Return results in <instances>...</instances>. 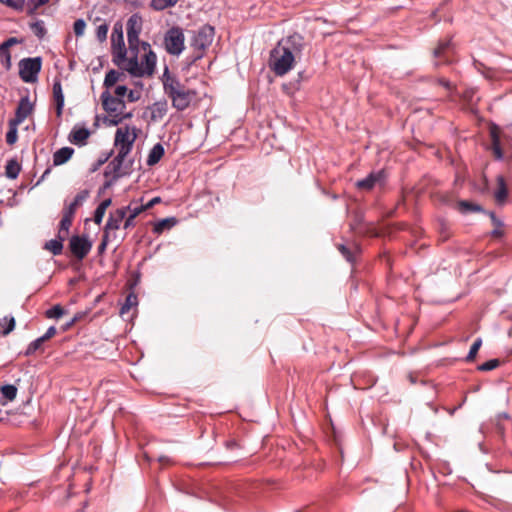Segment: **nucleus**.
I'll use <instances>...</instances> for the list:
<instances>
[{
    "label": "nucleus",
    "instance_id": "f257e3e1",
    "mask_svg": "<svg viewBox=\"0 0 512 512\" xmlns=\"http://www.w3.org/2000/svg\"><path fill=\"white\" fill-rule=\"evenodd\" d=\"M305 47V40L298 33L281 39L270 51L269 68L276 76H284L293 69L295 62L301 59Z\"/></svg>",
    "mask_w": 512,
    "mask_h": 512
},
{
    "label": "nucleus",
    "instance_id": "f03ea898",
    "mask_svg": "<svg viewBox=\"0 0 512 512\" xmlns=\"http://www.w3.org/2000/svg\"><path fill=\"white\" fill-rule=\"evenodd\" d=\"M161 81L164 93L177 111L186 110L197 95L195 90L186 88L175 75L171 74L167 66H165Z\"/></svg>",
    "mask_w": 512,
    "mask_h": 512
},
{
    "label": "nucleus",
    "instance_id": "7ed1b4c3",
    "mask_svg": "<svg viewBox=\"0 0 512 512\" xmlns=\"http://www.w3.org/2000/svg\"><path fill=\"white\" fill-rule=\"evenodd\" d=\"M102 108L107 113L104 123L108 126H117L124 120L133 117V111H128L123 99L113 97L110 91L104 90L100 95Z\"/></svg>",
    "mask_w": 512,
    "mask_h": 512
},
{
    "label": "nucleus",
    "instance_id": "20e7f679",
    "mask_svg": "<svg viewBox=\"0 0 512 512\" xmlns=\"http://www.w3.org/2000/svg\"><path fill=\"white\" fill-rule=\"evenodd\" d=\"M492 152L496 160H503L505 156L512 158V139L508 134L502 133L499 127L493 125L490 128Z\"/></svg>",
    "mask_w": 512,
    "mask_h": 512
},
{
    "label": "nucleus",
    "instance_id": "39448f33",
    "mask_svg": "<svg viewBox=\"0 0 512 512\" xmlns=\"http://www.w3.org/2000/svg\"><path fill=\"white\" fill-rule=\"evenodd\" d=\"M128 152L118 149L116 157L109 162L105 168V176L112 175V180H118L123 176L130 175L132 173L133 160H129L125 163V159L128 156Z\"/></svg>",
    "mask_w": 512,
    "mask_h": 512
},
{
    "label": "nucleus",
    "instance_id": "423d86ee",
    "mask_svg": "<svg viewBox=\"0 0 512 512\" xmlns=\"http://www.w3.org/2000/svg\"><path fill=\"white\" fill-rule=\"evenodd\" d=\"M185 36L183 29L179 26H173L168 29L164 35V46L168 54L178 56L184 48Z\"/></svg>",
    "mask_w": 512,
    "mask_h": 512
},
{
    "label": "nucleus",
    "instance_id": "0eeeda50",
    "mask_svg": "<svg viewBox=\"0 0 512 512\" xmlns=\"http://www.w3.org/2000/svg\"><path fill=\"white\" fill-rule=\"evenodd\" d=\"M42 67L40 57L24 58L19 62L20 78L26 83H33L38 79V74Z\"/></svg>",
    "mask_w": 512,
    "mask_h": 512
},
{
    "label": "nucleus",
    "instance_id": "6e6552de",
    "mask_svg": "<svg viewBox=\"0 0 512 512\" xmlns=\"http://www.w3.org/2000/svg\"><path fill=\"white\" fill-rule=\"evenodd\" d=\"M215 35V29L209 24L201 26L191 39V46L195 51L204 54V51L212 44Z\"/></svg>",
    "mask_w": 512,
    "mask_h": 512
},
{
    "label": "nucleus",
    "instance_id": "1a4fd4ad",
    "mask_svg": "<svg viewBox=\"0 0 512 512\" xmlns=\"http://www.w3.org/2000/svg\"><path fill=\"white\" fill-rule=\"evenodd\" d=\"M92 241L88 235H73L69 239V250L71 255L78 261L83 260L92 249Z\"/></svg>",
    "mask_w": 512,
    "mask_h": 512
},
{
    "label": "nucleus",
    "instance_id": "9d476101",
    "mask_svg": "<svg viewBox=\"0 0 512 512\" xmlns=\"http://www.w3.org/2000/svg\"><path fill=\"white\" fill-rule=\"evenodd\" d=\"M136 127H119L115 132L114 145L119 150L130 153L137 138Z\"/></svg>",
    "mask_w": 512,
    "mask_h": 512
},
{
    "label": "nucleus",
    "instance_id": "9b49d317",
    "mask_svg": "<svg viewBox=\"0 0 512 512\" xmlns=\"http://www.w3.org/2000/svg\"><path fill=\"white\" fill-rule=\"evenodd\" d=\"M127 39L130 52L138 50L140 40L139 34L142 30V17L138 14H132L126 24Z\"/></svg>",
    "mask_w": 512,
    "mask_h": 512
},
{
    "label": "nucleus",
    "instance_id": "f8f14e48",
    "mask_svg": "<svg viewBox=\"0 0 512 512\" xmlns=\"http://www.w3.org/2000/svg\"><path fill=\"white\" fill-rule=\"evenodd\" d=\"M127 209L128 208L120 207L109 213V217L104 227L105 233L112 236L115 231L121 227V224L124 222L126 217Z\"/></svg>",
    "mask_w": 512,
    "mask_h": 512
},
{
    "label": "nucleus",
    "instance_id": "ddd939ff",
    "mask_svg": "<svg viewBox=\"0 0 512 512\" xmlns=\"http://www.w3.org/2000/svg\"><path fill=\"white\" fill-rule=\"evenodd\" d=\"M385 179L386 174L384 170L371 172L364 179L358 180L356 182V187L360 190L370 191L375 187L376 184H383Z\"/></svg>",
    "mask_w": 512,
    "mask_h": 512
},
{
    "label": "nucleus",
    "instance_id": "4468645a",
    "mask_svg": "<svg viewBox=\"0 0 512 512\" xmlns=\"http://www.w3.org/2000/svg\"><path fill=\"white\" fill-rule=\"evenodd\" d=\"M336 248L340 252V254L346 259V261L352 265L356 263L357 257L361 254V248L355 242H351L348 244L339 243L336 244Z\"/></svg>",
    "mask_w": 512,
    "mask_h": 512
},
{
    "label": "nucleus",
    "instance_id": "2eb2a0df",
    "mask_svg": "<svg viewBox=\"0 0 512 512\" xmlns=\"http://www.w3.org/2000/svg\"><path fill=\"white\" fill-rule=\"evenodd\" d=\"M142 47L145 50V54L144 59L141 62V70L143 71V76H151L155 70L157 57L150 49L146 52L147 48H150V45L147 42H142Z\"/></svg>",
    "mask_w": 512,
    "mask_h": 512
},
{
    "label": "nucleus",
    "instance_id": "dca6fc26",
    "mask_svg": "<svg viewBox=\"0 0 512 512\" xmlns=\"http://www.w3.org/2000/svg\"><path fill=\"white\" fill-rule=\"evenodd\" d=\"M113 62L117 66H121L125 60L126 48L123 40V33L120 30L117 38H112Z\"/></svg>",
    "mask_w": 512,
    "mask_h": 512
},
{
    "label": "nucleus",
    "instance_id": "f3484780",
    "mask_svg": "<svg viewBox=\"0 0 512 512\" xmlns=\"http://www.w3.org/2000/svg\"><path fill=\"white\" fill-rule=\"evenodd\" d=\"M137 51L131 52L132 56L127 58L125 56L124 62H122L121 66H119L121 69H124L125 71L129 72L132 76L135 77H143V71L141 70V64L138 62L137 57Z\"/></svg>",
    "mask_w": 512,
    "mask_h": 512
},
{
    "label": "nucleus",
    "instance_id": "a211bd4d",
    "mask_svg": "<svg viewBox=\"0 0 512 512\" xmlns=\"http://www.w3.org/2000/svg\"><path fill=\"white\" fill-rule=\"evenodd\" d=\"M32 110L33 104L30 102L29 97H22L18 103L15 117L11 120L21 124L32 113Z\"/></svg>",
    "mask_w": 512,
    "mask_h": 512
},
{
    "label": "nucleus",
    "instance_id": "6ab92c4d",
    "mask_svg": "<svg viewBox=\"0 0 512 512\" xmlns=\"http://www.w3.org/2000/svg\"><path fill=\"white\" fill-rule=\"evenodd\" d=\"M90 131L85 127L75 126L71 130L68 140L79 147L86 145Z\"/></svg>",
    "mask_w": 512,
    "mask_h": 512
},
{
    "label": "nucleus",
    "instance_id": "aec40b11",
    "mask_svg": "<svg viewBox=\"0 0 512 512\" xmlns=\"http://www.w3.org/2000/svg\"><path fill=\"white\" fill-rule=\"evenodd\" d=\"M59 232L57 239L50 240L45 243V249L51 251L54 255H58L62 252L63 248V241L64 238L62 237V232L64 231V214L62 215L61 219L58 223Z\"/></svg>",
    "mask_w": 512,
    "mask_h": 512
},
{
    "label": "nucleus",
    "instance_id": "412c9836",
    "mask_svg": "<svg viewBox=\"0 0 512 512\" xmlns=\"http://www.w3.org/2000/svg\"><path fill=\"white\" fill-rule=\"evenodd\" d=\"M493 195L498 205L506 203L508 198V187L504 176L498 175L496 177V189L494 190Z\"/></svg>",
    "mask_w": 512,
    "mask_h": 512
},
{
    "label": "nucleus",
    "instance_id": "4be33fe9",
    "mask_svg": "<svg viewBox=\"0 0 512 512\" xmlns=\"http://www.w3.org/2000/svg\"><path fill=\"white\" fill-rule=\"evenodd\" d=\"M150 118L152 122L160 121L168 111V105L166 101H158L153 103L150 107Z\"/></svg>",
    "mask_w": 512,
    "mask_h": 512
},
{
    "label": "nucleus",
    "instance_id": "5701e85b",
    "mask_svg": "<svg viewBox=\"0 0 512 512\" xmlns=\"http://www.w3.org/2000/svg\"><path fill=\"white\" fill-rule=\"evenodd\" d=\"M457 209L461 214H469V213H487L486 210L479 204L467 201V200H459L457 202Z\"/></svg>",
    "mask_w": 512,
    "mask_h": 512
},
{
    "label": "nucleus",
    "instance_id": "b1692460",
    "mask_svg": "<svg viewBox=\"0 0 512 512\" xmlns=\"http://www.w3.org/2000/svg\"><path fill=\"white\" fill-rule=\"evenodd\" d=\"M178 223V220L175 217H168L162 220H159L154 223L153 225V233L155 234H161L165 230H170L172 227H174Z\"/></svg>",
    "mask_w": 512,
    "mask_h": 512
},
{
    "label": "nucleus",
    "instance_id": "393cba45",
    "mask_svg": "<svg viewBox=\"0 0 512 512\" xmlns=\"http://www.w3.org/2000/svg\"><path fill=\"white\" fill-rule=\"evenodd\" d=\"M165 153L164 147L161 143L155 144L150 150L147 158V165L154 166L156 165Z\"/></svg>",
    "mask_w": 512,
    "mask_h": 512
},
{
    "label": "nucleus",
    "instance_id": "a878e982",
    "mask_svg": "<svg viewBox=\"0 0 512 512\" xmlns=\"http://www.w3.org/2000/svg\"><path fill=\"white\" fill-rule=\"evenodd\" d=\"M125 77L123 72H119L117 70L111 69L109 70L104 78L103 86L105 90H108L114 86L118 81L123 80Z\"/></svg>",
    "mask_w": 512,
    "mask_h": 512
},
{
    "label": "nucleus",
    "instance_id": "bb28decb",
    "mask_svg": "<svg viewBox=\"0 0 512 512\" xmlns=\"http://www.w3.org/2000/svg\"><path fill=\"white\" fill-rule=\"evenodd\" d=\"M53 93L56 102L57 116L59 117L62 113L64 106V95L62 93V86L60 80H56L53 85Z\"/></svg>",
    "mask_w": 512,
    "mask_h": 512
},
{
    "label": "nucleus",
    "instance_id": "cd10ccee",
    "mask_svg": "<svg viewBox=\"0 0 512 512\" xmlns=\"http://www.w3.org/2000/svg\"><path fill=\"white\" fill-rule=\"evenodd\" d=\"M452 39L447 38L444 40H440L438 46L434 49V56L436 58L446 57L449 51L452 50Z\"/></svg>",
    "mask_w": 512,
    "mask_h": 512
},
{
    "label": "nucleus",
    "instance_id": "c85d7f7f",
    "mask_svg": "<svg viewBox=\"0 0 512 512\" xmlns=\"http://www.w3.org/2000/svg\"><path fill=\"white\" fill-rule=\"evenodd\" d=\"M21 171V166L16 159H10L5 166V175L9 179H16Z\"/></svg>",
    "mask_w": 512,
    "mask_h": 512
},
{
    "label": "nucleus",
    "instance_id": "c756f323",
    "mask_svg": "<svg viewBox=\"0 0 512 512\" xmlns=\"http://www.w3.org/2000/svg\"><path fill=\"white\" fill-rule=\"evenodd\" d=\"M111 202L112 200L110 198H107L97 206L94 212V222L96 224H100L102 222L105 212L107 208L111 205Z\"/></svg>",
    "mask_w": 512,
    "mask_h": 512
},
{
    "label": "nucleus",
    "instance_id": "7c9ffc66",
    "mask_svg": "<svg viewBox=\"0 0 512 512\" xmlns=\"http://www.w3.org/2000/svg\"><path fill=\"white\" fill-rule=\"evenodd\" d=\"M486 214L489 215V217L495 227L493 229V231L491 232V235L493 237H502L504 235V230H503L504 223L499 218H497V216L495 215L494 212H487Z\"/></svg>",
    "mask_w": 512,
    "mask_h": 512
},
{
    "label": "nucleus",
    "instance_id": "2f4dec72",
    "mask_svg": "<svg viewBox=\"0 0 512 512\" xmlns=\"http://www.w3.org/2000/svg\"><path fill=\"white\" fill-rule=\"evenodd\" d=\"M15 328V318L13 316H5L0 320V333L4 336L8 335Z\"/></svg>",
    "mask_w": 512,
    "mask_h": 512
},
{
    "label": "nucleus",
    "instance_id": "473e14b6",
    "mask_svg": "<svg viewBox=\"0 0 512 512\" xmlns=\"http://www.w3.org/2000/svg\"><path fill=\"white\" fill-rule=\"evenodd\" d=\"M179 0H151L150 7L156 11H163L174 7Z\"/></svg>",
    "mask_w": 512,
    "mask_h": 512
},
{
    "label": "nucleus",
    "instance_id": "72a5a7b5",
    "mask_svg": "<svg viewBox=\"0 0 512 512\" xmlns=\"http://www.w3.org/2000/svg\"><path fill=\"white\" fill-rule=\"evenodd\" d=\"M1 394L7 401H13L17 396V387L12 384H6L1 387Z\"/></svg>",
    "mask_w": 512,
    "mask_h": 512
},
{
    "label": "nucleus",
    "instance_id": "f704fd0d",
    "mask_svg": "<svg viewBox=\"0 0 512 512\" xmlns=\"http://www.w3.org/2000/svg\"><path fill=\"white\" fill-rule=\"evenodd\" d=\"M19 123L9 120V129L6 133V142L9 145H13L17 141V127Z\"/></svg>",
    "mask_w": 512,
    "mask_h": 512
},
{
    "label": "nucleus",
    "instance_id": "c9c22d12",
    "mask_svg": "<svg viewBox=\"0 0 512 512\" xmlns=\"http://www.w3.org/2000/svg\"><path fill=\"white\" fill-rule=\"evenodd\" d=\"M138 303L137 296L134 293H129L126 296L125 303L122 305L120 309V314L123 315L127 313L133 306H136Z\"/></svg>",
    "mask_w": 512,
    "mask_h": 512
},
{
    "label": "nucleus",
    "instance_id": "e433bc0d",
    "mask_svg": "<svg viewBox=\"0 0 512 512\" xmlns=\"http://www.w3.org/2000/svg\"><path fill=\"white\" fill-rule=\"evenodd\" d=\"M127 209V214L134 216L135 218L142 212L146 211L144 204H138L136 201H131L129 205L122 206Z\"/></svg>",
    "mask_w": 512,
    "mask_h": 512
},
{
    "label": "nucleus",
    "instance_id": "4c0bfd02",
    "mask_svg": "<svg viewBox=\"0 0 512 512\" xmlns=\"http://www.w3.org/2000/svg\"><path fill=\"white\" fill-rule=\"evenodd\" d=\"M481 345H482V339L477 338L474 341V343L472 344V346L470 347V350H469L467 356L465 357L466 362H473L475 360Z\"/></svg>",
    "mask_w": 512,
    "mask_h": 512
},
{
    "label": "nucleus",
    "instance_id": "58836bf2",
    "mask_svg": "<svg viewBox=\"0 0 512 512\" xmlns=\"http://www.w3.org/2000/svg\"><path fill=\"white\" fill-rule=\"evenodd\" d=\"M438 230H439L440 240L442 242H445L450 238V236H451L450 227H449V224L445 220L439 221Z\"/></svg>",
    "mask_w": 512,
    "mask_h": 512
},
{
    "label": "nucleus",
    "instance_id": "ea45409f",
    "mask_svg": "<svg viewBox=\"0 0 512 512\" xmlns=\"http://www.w3.org/2000/svg\"><path fill=\"white\" fill-rule=\"evenodd\" d=\"M45 341L43 340L42 337H39L35 340H33L27 347L26 351L24 352V355L25 356H31L33 355L40 347L41 345L44 343Z\"/></svg>",
    "mask_w": 512,
    "mask_h": 512
},
{
    "label": "nucleus",
    "instance_id": "a19ab883",
    "mask_svg": "<svg viewBox=\"0 0 512 512\" xmlns=\"http://www.w3.org/2000/svg\"><path fill=\"white\" fill-rule=\"evenodd\" d=\"M499 366H500L499 359H491V360H488V361L482 363L481 365H479L477 367V369L479 371L486 372V371H491Z\"/></svg>",
    "mask_w": 512,
    "mask_h": 512
},
{
    "label": "nucleus",
    "instance_id": "79ce46f5",
    "mask_svg": "<svg viewBox=\"0 0 512 512\" xmlns=\"http://www.w3.org/2000/svg\"><path fill=\"white\" fill-rule=\"evenodd\" d=\"M31 31L38 37L43 38L45 35V27L42 21H36L31 23L30 25Z\"/></svg>",
    "mask_w": 512,
    "mask_h": 512
},
{
    "label": "nucleus",
    "instance_id": "37998d69",
    "mask_svg": "<svg viewBox=\"0 0 512 512\" xmlns=\"http://www.w3.org/2000/svg\"><path fill=\"white\" fill-rule=\"evenodd\" d=\"M0 58L2 63L8 69L11 66V55L9 49H7L3 44H0Z\"/></svg>",
    "mask_w": 512,
    "mask_h": 512
},
{
    "label": "nucleus",
    "instance_id": "c03bdc74",
    "mask_svg": "<svg viewBox=\"0 0 512 512\" xmlns=\"http://www.w3.org/2000/svg\"><path fill=\"white\" fill-rule=\"evenodd\" d=\"M87 195H88V193L86 191H83V192L79 193L75 197L74 201L69 205V212L73 213L76 210V208L79 205H81L82 202L87 198Z\"/></svg>",
    "mask_w": 512,
    "mask_h": 512
},
{
    "label": "nucleus",
    "instance_id": "a18cd8bd",
    "mask_svg": "<svg viewBox=\"0 0 512 512\" xmlns=\"http://www.w3.org/2000/svg\"><path fill=\"white\" fill-rule=\"evenodd\" d=\"M203 53L199 52V51H195V53L193 55H190V56H187L185 58V69L189 70L190 67L195 64L196 61H198L199 59H201L203 57Z\"/></svg>",
    "mask_w": 512,
    "mask_h": 512
},
{
    "label": "nucleus",
    "instance_id": "49530a36",
    "mask_svg": "<svg viewBox=\"0 0 512 512\" xmlns=\"http://www.w3.org/2000/svg\"><path fill=\"white\" fill-rule=\"evenodd\" d=\"M108 25L101 24L96 28V38L99 42H104L107 38Z\"/></svg>",
    "mask_w": 512,
    "mask_h": 512
},
{
    "label": "nucleus",
    "instance_id": "de8ad7c7",
    "mask_svg": "<svg viewBox=\"0 0 512 512\" xmlns=\"http://www.w3.org/2000/svg\"><path fill=\"white\" fill-rule=\"evenodd\" d=\"M64 314V310L63 308L61 307V305H55L54 307H52L51 309H48L46 311V316L48 318H59L61 317L62 315Z\"/></svg>",
    "mask_w": 512,
    "mask_h": 512
},
{
    "label": "nucleus",
    "instance_id": "09e8293b",
    "mask_svg": "<svg viewBox=\"0 0 512 512\" xmlns=\"http://www.w3.org/2000/svg\"><path fill=\"white\" fill-rule=\"evenodd\" d=\"M85 27H86V23L83 19H77L75 22H74V26H73V29H74V33L76 36H81L83 35L84 33V30H85Z\"/></svg>",
    "mask_w": 512,
    "mask_h": 512
},
{
    "label": "nucleus",
    "instance_id": "8fccbe9b",
    "mask_svg": "<svg viewBox=\"0 0 512 512\" xmlns=\"http://www.w3.org/2000/svg\"><path fill=\"white\" fill-rule=\"evenodd\" d=\"M64 164V147L59 148L53 155V165L59 166Z\"/></svg>",
    "mask_w": 512,
    "mask_h": 512
},
{
    "label": "nucleus",
    "instance_id": "3c124183",
    "mask_svg": "<svg viewBox=\"0 0 512 512\" xmlns=\"http://www.w3.org/2000/svg\"><path fill=\"white\" fill-rule=\"evenodd\" d=\"M110 239H111V235H108L107 233L104 232L101 243L98 246L99 254H102L106 250L107 244L110 241Z\"/></svg>",
    "mask_w": 512,
    "mask_h": 512
},
{
    "label": "nucleus",
    "instance_id": "603ef678",
    "mask_svg": "<svg viewBox=\"0 0 512 512\" xmlns=\"http://www.w3.org/2000/svg\"><path fill=\"white\" fill-rule=\"evenodd\" d=\"M128 92V88L125 85H119L115 88L113 97H117L120 99H123L124 96H126Z\"/></svg>",
    "mask_w": 512,
    "mask_h": 512
},
{
    "label": "nucleus",
    "instance_id": "864d4df0",
    "mask_svg": "<svg viewBox=\"0 0 512 512\" xmlns=\"http://www.w3.org/2000/svg\"><path fill=\"white\" fill-rule=\"evenodd\" d=\"M134 220H135L134 216H132L130 214H126V217L123 222V228L125 230H129V229L135 227L136 224H135Z\"/></svg>",
    "mask_w": 512,
    "mask_h": 512
},
{
    "label": "nucleus",
    "instance_id": "5fc2aeb1",
    "mask_svg": "<svg viewBox=\"0 0 512 512\" xmlns=\"http://www.w3.org/2000/svg\"><path fill=\"white\" fill-rule=\"evenodd\" d=\"M126 96L130 103H134L140 99V93L134 90H128Z\"/></svg>",
    "mask_w": 512,
    "mask_h": 512
},
{
    "label": "nucleus",
    "instance_id": "6e6d98bb",
    "mask_svg": "<svg viewBox=\"0 0 512 512\" xmlns=\"http://www.w3.org/2000/svg\"><path fill=\"white\" fill-rule=\"evenodd\" d=\"M5 4L15 9H21L23 7L24 0H5Z\"/></svg>",
    "mask_w": 512,
    "mask_h": 512
},
{
    "label": "nucleus",
    "instance_id": "4d7b16f0",
    "mask_svg": "<svg viewBox=\"0 0 512 512\" xmlns=\"http://www.w3.org/2000/svg\"><path fill=\"white\" fill-rule=\"evenodd\" d=\"M56 334V328L54 326H50L47 331L45 332L44 335H42L41 337L43 338L44 341L50 339L51 337H53L54 335Z\"/></svg>",
    "mask_w": 512,
    "mask_h": 512
},
{
    "label": "nucleus",
    "instance_id": "13d9d810",
    "mask_svg": "<svg viewBox=\"0 0 512 512\" xmlns=\"http://www.w3.org/2000/svg\"><path fill=\"white\" fill-rule=\"evenodd\" d=\"M20 43V41L16 37H10L6 41H4L2 44L9 49L11 46Z\"/></svg>",
    "mask_w": 512,
    "mask_h": 512
},
{
    "label": "nucleus",
    "instance_id": "bf43d9fd",
    "mask_svg": "<svg viewBox=\"0 0 512 512\" xmlns=\"http://www.w3.org/2000/svg\"><path fill=\"white\" fill-rule=\"evenodd\" d=\"M161 202V198L160 197H154L152 198L149 202H147L146 204H144L146 210L152 208L154 205L158 204Z\"/></svg>",
    "mask_w": 512,
    "mask_h": 512
},
{
    "label": "nucleus",
    "instance_id": "052dcab7",
    "mask_svg": "<svg viewBox=\"0 0 512 512\" xmlns=\"http://www.w3.org/2000/svg\"><path fill=\"white\" fill-rule=\"evenodd\" d=\"M437 82H438L439 85L443 86L447 90H450L452 88L451 83L448 80L444 79V78L437 79Z\"/></svg>",
    "mask_w": 512,
    "mask_h": 512
},
{
    "label": "nucleus",
    "instance_id": "680f3d73",
    "mask_svg": "<svg viewBox=\"0 0 512 512\" xmlns=\"http://www.w3.org/2000/svg\"><path fill=\"white\" fill-rule=\"evenodd\" d=\"M74 149L66 146V162L72 157Z\"/></svg>",
    "mask_w": 512,
    "mask_h": 512
},
{
    "label": "nucleus",
    "instance_id": "e2e57ef3",
    "mask_svg": "<svg viewBox=\"0 0 512 512\" xmlns=\"http://www.w3.org/2000/svg\"><path fill=\"white\" fill-rule=\"evenodd\" d=\"M226 446L229 449H234V448L238 447V444L236 443V441L231 440V441L226 442Z\"/></svg>",
    "mask_w": 512,
    "mask_h": 512
},
{
    "label": "nucleus",
    "instance_id": "0e129e2a",
    "mask_svg": "<svg viewBox=\"0 0 512 512\" xmlns=\"http://www.w3.org/2000/svg\"><path fill=\"white\" fill-rule=\"evenodd\" d=\"M110 156H111V153H109L106 156H104L103 158L99 159L97 165L98 166L103 165L109 159Z\"/></svg>",
    "mask_w": 512,
    "mask_h": 512
},
{
    "label": "nucleus",
    "instance_id": "69168bd1",
    "mask_svg": "<svg viewBox=\"0 0 512 512\" xmlns=\"http://www.w3.org/2000/svg\"><path fill=\"white\" fill-rule=\"evenodd\" d=\"M408 380L410 381L411 384H416L417 383V378H416V376L413 373H409L408 374Z\"/></svg>",
    "mask_w": 512,
    "mask_h": 512
},
{
    "label": "nucleus",
    "instance_id": "338daca9",
    "mask_svg": "<svg viewBox=\"0 0 512 512\" xmlns=\"http://www.w3.org/2000/svg\"><path fill=\"white\" fill-rule=\"evenodd\" d=\"M77 316H74L70 321H66V329L72 326L77 321Z\"/></svg>",
    "mask_w": 512,
    "mask_h": 512
},
{
    "label": "nucleus",
    "instance_id": "774afa93",
    "mask_svg": "<svg viewBox=\"0 0 512 512\" xmlns=\"http://www.w3.org/2000/svg\"><path fill=\"white\" fill-rule=\"evenodd\" d=\"M158 461L161 463H168V462H170V459L167 456H160L158 458Z\"/></svg>",
    "mask_w": 512,
    "mask_h": 512
}]
</instances>
